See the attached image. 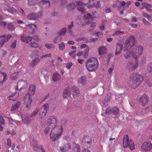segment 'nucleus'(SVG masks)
Returning a JSON list of instances; mask_svg holds the SVG:
<instances>
[{
  "label": "nucleus",
  "mask_w": 152,
  "mask_h": 152,
  "mask_svg": "<svg viewBox=\"0 0 152 152\" xmlns=\"http://www.w3.org/2000/svg\"><path fill=\"white\" fill-rule=\"evenodd\" d=\"M33 53L34 54V55L36 56H39L41 54L40 52L38 51L37 50H34Z\"/></svg>",
  "instance_id": "47"
},
{
  "label": "nucleus",
  "mask_w": 152,
  "mask_h": 152,
  "mask_svg": "<svg viewBox=\"0 0 152 152\" xmlns=\"http://www.w3.org/2000/svg\"><path fill=\"white\" fill-rule=\"evenodd\" d=\"M85 140L86 142L88 144H89L91 143V137L89 136H86L85 138Z\"/></svg>",
  "instance_id": "33"
},
{
  "label": "nucleus",
  "mask_w": 152,
  "mask_h": 152,
  "mask_svg": "<svg viewBox=\"0 0 152 152\" xmlns=\"http://www.w3.org/2000/svg\"><path fill=\"white\" fill-rule=\"evenodd\" d=\"M107 51V48L104 46L100 47L99 48V53L100 55H102L106 53Z\"/></svg>",
  "instance_id": "23"
},
{
  "label": "nucleus",
  "mask_w": 152,
  "mask_h": 152,
  "mask_svg": "<svg viewBox=\"0 0 152 152\" xmlns=\"http://www.w3.org/2000/svg\"><path fill=\"white\" fill-rule=\"evenodd\" d=\"M147 18L149 21L151 22H152V15H149V16H148Z\"/></svg>",
  "instance_id": "62"
},
{
  "label": "nucleus",
  "mask_w": 152,
  "mask_h": 152,
  "mask_svg": "<svg viewBox=\"0 0 152 152\" xmlns=\"http://www.w3.org/2000/svg\"><path fill=\"white\" fill-rule=\"evenodd\" d=\"M100 4V2L99 1H98L96 4L95 3L94 7L95 8H99L100 6L99 5Z\"/></svg>",
  "instance_id": "49"
},
{
  "label": "nucleus",
  "mask_w": 152,
  "mask_h": 152,
  "mask_svg": "<svg viewBox=\"0 0 152 152\" xmlns=\"http://www.w3.org/2000/svg\"><path fill=\"white\" fill-rule=\"evenodd\" d=\"M66 96L68 97L71 96V89L69 87L65 88L63 93V96L64 98H66Z\"/></svg>",
  "instance_id": "14"
},
{
  "label": "nucleus",
  "mask_w": 152,
  "mask_h": 152,
  "mask_svg": "<svg viewBox=\"0 0 152 152\" xmlns=\"http://www.w3.org/2000/svg\"><path fill=\"white\" fill-rule=\"evenodd\" d=\"M63 132V128L61 126H57L51 131L50 139L53 142H55L60 137Z\"/></svg>",
  "instance_id": "4"
},
{
  "label": "nucleus",
  "mask_w": 152,
  "mask_h": 152,
  "mask_svg": "<svg viewBox=\"0 0 152 152\" xmlns=\"http://www.w3.org/2000/svg\"><path fill=\"white\" fill-rule=\"evenodd\" d=\"M143 80L144 78L142 75L135 73L132 75L130 84L132 88H135L138 87Z\"/></svg>",
  "instance_id": "3"
},
{
  "label": "nucleus",
  "mask_w": 152,
  "mask_h": 152,
  "mask_svg": "<svg viewBox=\"0 0 152 152\" xmlns=\"http://www.w3.org/2000/svg\"><path fill=\"white\" fill-rule=\"evenodd\" d=\"M115 23H116L117 25H119L121 24V21L120 20H118V21L116 20L115 22Z\"/></svg>",
  "instance_id": "59"
},
{
  "label": "nucleus",
  "mask_w": 152,
  "mask_h": 152,
  "mask_svg": "<svg viewBox=\"0 0 152 152\" xmlns=\"http://www.w3.org/2000/svg\"><path fill=\"white\" fill-rule=\"evenodd\" d=\"M39 61L40 59L38 58H35L32 61L30 64V66L32 67H34L38 64Z\"/></svg>",
  "instance_id": "24"
},
{
  "label": "nucleus",
  "mask_w": 152,
  "mask_h": 152,
  "mask_svg": "<svg viewBox=\"0 0 152 152\" xmlns=\"http://www.w3.org/2000/svg\"><path fill=\"white\" fill-rule=\"evenodd\" d=\"M49 106L48 104H44L41 109L39 112V117L41 118V121H42L43 117H45L47 112V110L48 109Z\"/></svg>",
  "instance_id": "8"
},
{
  "label": "nucleus",
  "mask_w": 152,
  "mask_h": 152,
  "mask_svg": "<svg viewBox=\"0 0 152 152\" xmlns=\"http://www.w3.org/2000/svg\"><path fill=\"white\" fill-rule=\"evenodd\" d=\"M32 39H33L35 41H36L37 42L39 40L38 36L37 35H35L34 36H33L32 37Z\"/></svg>",
  "instance_id": "48"
},
{
  "label": "nucleus",
  "mask_w": 152,
  "mask_h": 152,
  "mask_svg": "<svg viewBox=\"0 0 152 152\" xmlns=\"http://www.w3.org/2000/svg\"><path fill=\"white\" fill-rule=\"evenodd\" d=\"M143 51V48L141 46L135 45L132 49L129 50L128 49L125 50L124 56L125 59L129 58L131 55L135 58H137L142 54Z\"/></svg>",
  "instance_id": "1"
},
{
  "label": "nucleus",
  "mask_w": 152,
  "mask_h": 152,
  "mask_svg": "<svg viewBox=\"0 0 152 152\" xmlns=\"http://www.w3.org/2000/svg\"><path fill=\"white\" fill-rule=\"evenodd\" d=\"M76 5L77 6H83V3L80 1H77L76 2Z\"/></svg>",
  "instance_id": "45"
},
{
  "label": "nucleus",
  "mask_w": 152,
  "mask_h": 152,
  "mask_svg": "<svg viewBox=\"0 0 152 152\" xmlns=\"http://www.w3.org/2000/svg\"><path fill=\"white\" fill-rule=\"evenodd\" d=\"M8 119L10 123L11 124H13L14 122V120L11 118H9Z\"/></svg>",
  "instance_id": "60"
},
{
  "label": "nucleus",
  "mask_w": 152,
  "mask_h": 152,
  "mask_svg": "<svg viewBox=\"0 0 152 152\" xmlns=\"http://www.w3.org/2000/svg\"><path fill=\"white\" fill-rule=\"evenodd\" d=\"M60 38V41H61V38L60 36V35H59L58 36H57L55 38L53 39V42L54 43H57V41L58 40V38Z\"/></svg>",
  "instance_id": "42"
},
{
  "label": "nucleus",
  "mask_w": 152,
  "mask_h": 152,
  "mask_svg": "<svg viewBox=\"0 0 152 152\" xmlns=\"http://www.w3.org/2000/svg\"><path fill=\"white\" fill-rule=\"evenodd\" d=\"M20 39L23 42H26V43H28L31 41L32 39V37L29 36H26L23 35H21L20 37Z\"/></svg>",
  "instance_id": "22"
},
{
  "label": "nucleus",
  "mask_w": 152,
  "mask_h": 152,
  "mask_svg": "<svg viewBox=\"0 0 152 152\" xmlns=\"http://www.w3.org/2000/svg\"><path fill=\"white\" fill-rule=\"evenodd\" d=\"M107 102H106V101L104 100L102 102V107L106 106L107 105Z\"/></svg>",
  "instance_id": "52"
},
{
  "label": "nucleus",
  "mask_w": 152,
  "mask_h": 152,
  "mask_svg": "<svg viewBox=\"0 0 152 152\" xmlns=\"http://www.w3.org/2000/svg\"><path fill=\"white\" fill-rule=\"evenodd\" d=\"M72 152H80L79 145L78 144L75 145L74 146Z\"/></svg>",
  "instance_id": "30"
},
{
  "label": "nucleus",
  "mask_w": 152,
  "mask_h": 152,
  "mask_svg": "<svg viewBox=\"0 0 152 152\" xmlns=\"http://www.w3.org/2000/svg\"><path fill=\"white\" fill-rule=\"evenodd\" d=\"M71 144L68 143L64 144L63 146L60 147V149L62 152H65L71 149Z\"/></svg>",
  "instance_id": "15"
},
{
  "label": "nucleus",
  "mask_w": 152,
  "mask_h": 152,
  "mask_svg": "<svg viewBox=\"0 0 152 152\" xmlns=\"http://www.w3.org/2000/svg\"><path fill=\"white\" fill-rule=\"evenodd\" d=\"M124 34L123 31H120L119 30L116 31L113 34V36L115 35H122Z\"/></svg>",
  "instance_id": "36"
},
{
  "label": "nucleus",
  "mask_w": 152,
  "mask_h": 152,
  "mask_svg": "<svg viewBox=\"0 0 152 152\" xmlns=\"http://www.w3.org/2000/svg\"><path fill=\"white\" fill-rule=\"evenodd\" d=\"M142 6L143 7L141 8V9L145 8L148 12H152V7L151 4H149L146 3H144L142 4Z\"/></svg>",
  "instance_id": "20"
},
{
  "label": "nucleus",
  "mask_w": 152,
  "mask_h": 152,
  "mask_svg": "<svg viewBox=\"0 0 152 152\" xmlns=\"http://www.w3.org/2000/svg\"><path fill=\"white\" fill-rule=\"evenodd\" d=\"M123 48V44L120 43H117L116 44V48L115 55L117 56L120 54L121 53Z\"/></svg>",
  "instance_id": "19"
},
{
  "label": "nucleus",
  "mask_w": 152,
  "mask_h": 152,
  "mask_svg": "<svg viewBox=\"0 0 152 152\" xmlns=\"http://www.w3.org/2000/svg\"><path fill=\"white\" fill-rule=\"evenodd\" d=\"M30 145L33 148H37V145L36 141L31 140L30 141Z\"/></svg>",
  "instance_id": "35"
},
{
  "label": "nucleus",
  "mask_w": 152,
  "mask_h": 152,
  "mask_svg": "<svg viewBox=\"0 0 152 152\" xmlns=\"http://www.w3.org/2000/svg\"><path fill=\"white\" fill-rule=\"evenodd\" d=\"M41 6L43 8H49L50 6V3L49 1L43 0L40 3Z\"/></svg>",
  "instance_id": "17"
},
{
  "label": "nucleus",
  "mask_w": 152,
  "mask_h": 152,
  "mask_svg": "<svg viewBox=\"0 0 152 152\" xmlns=\"http://www.w3.org/2000/svg\"><path fill=\"white\" fill-rule=\"evenodd\" d=\"M56 118L55 116H51L48 119V124L49 126H51L54 129L57 126Z\"/></svg>",
  "instance_id": "10"
},
{
  "label": "nucleus",
  "mask_w": 152,
  "mask_h": 152,
  "mask_svg": "<svg viewBox=\"0 0 152 152\" xmlns=\"http://www.w3.org/2000/svg\"><path fill=\"white\" fill-rule=\"evenodd\" d=\"M51 56V54L50 53L48 54H46L45 55L43 56L42 57H41L42 58H43V57H50Z\"/></svg>",
  "instance_id": "64"
},
{
  "label": "nucleus",
  "mask_w": 152,
  "mask_h": 152,
  "mask_svg": "<svg viewBox=\"0 0 152 152\" xmlns=\"http://www.w3.org/2000/svg\"><path fill=\"white\" fill-rule=\"evenodd\" d=\"M141 149L145 151H149L152 148V144L151 142H145L141 146Z\"/></svg>",
  "instance_id": "11"
},
{
  "label": "nucleus",
  "mask_w": 152,
  "mask_h": 152,
  "mask_svg": "<svg viewBox=\"0 0 152 152\" xmlns=\"http://www.w3.org/2000/svg\"><path fill=\"white\" fill-rule=\"evenodd\" d=\"M99 66V62L97 58H91L88 59L86 63V69L89 72L95 71Z\"/></svg>",
  "instance_id": "2"
},
{
  "label": "nucleus",
  "mask_w": 152,
  "mask_h": 152,
  "mask_svg": "<svg viewBox=\"0 0 152 152\" xmlns=\"http://www.w3.org/2000/svg\"><path fill=\"white\" fill-rule=\"evenodd\" d=\"M36 1V2L35 1V2H34V0H33L31 1H29V4L30 5H34L39 0H35Z\"/></svg>",
  "instance_id": "46"
},
{
  "label": "nucleus",
  "mask_w": 152,
  "mask_h": 152,
  "mask_svg": "<svg viewBox=\"0 0 152 152\" xmlns=\"http://www.w3.org/2000/svg\"><path fill=\"white\" fill-rule=\"evenodd\" d=\"M148 100V97L145 94H144L140 98L139 102L142 106H145L147 103Z\"/></svg>",
  "instance_id": "13"
},
{
  "label": "nucleus",
  "mask_w": 152,
  "mask_h": 152,
  "mask_svg": "<svg viewBox=\"0 0 152 152\" xmlns=\"http://www.w3.org/2000/svg\"><path fill=\"white\" fill-rule=\"evenodd\" d=\"M8 29L10 31H12L15 28V26L12 23H10L7 24L6 26Z\"/></svg>",
  "instance_id": "28"
},
{
  "label": "nucleus",
  "mask_w": 152,
  "mask_h": 152,
  "mask_svg": "<svg viewBox=\"0 0 152 152\" xmlns=\"http://www.w3.org/2000/svg\"><path fill=\"white\" fill-rule=\"evenodd\" d=\"M45 47L50 49H53L54 47V46L52 44H46L45 45Z\"/></svg>",
  "instance_id": "37"
},
{
  "label": "nucleus",
  "mask_w": 152,
  "mask_h": 152,
  "mask_svg": "<svg viewBox=\"0 0 152 152\" xmlns=\"http://www.w3.org/2000/svg\"><path fill=\"white\" fill-rule=\"evenodd\" d=\"M135 39L133 36H131L128 37L126 40L124 46L127 47L126 49L130 50L135 46L134 43Z\"/></svg>",
  "instance_id": "7"
},
{
  "label": "nucleus",
  "mask_w": 152,
  "mask_h": 152,
  "mask_svg": "<svg viewBox=\"0 0 152 152\" xmlns=\"http://www.w3.org/2000/svg\"><path fill=\"white\" fill-rule=\"evenodd\" d=\"M65 48V45L64 43H61L59 45V49L60 50H63Z\"/></svg>",
  "instance_id": "41"
},
{
  "label": "nucleus",
  "mask_w": 152,
  "mask_h": 152,
  "mask_svg": "<svg viewBox=\"0 0 152 152\" xmlns=\"http://www.w3.org/2000/svg\"><path fill=\"white\" fill-rule=\"evenodd\" d=\"M29 20H36L39 18V15L36 13H31L27 16Z\"/></svg>",
  "instance_id": "18"
},
{
  "label": "nucleus",
  "mask_w": 152,
  "mask_h": 152,
  "mask_svg": "<svg viewBox=\"0 0 152 152\" xmlns=\"http://www.w3.org/2000/svg\"><path fill=\"white\" fill-rule=\"evenodd\" d=\"M75 7V4L73 3L69 4L67 6V9L69 11H71L74 9Z\"/></svg>",
  "instance_id": "27"
},
{
  "label": "nucleus",
  "mask_w": 152,
  "mask_h": 152,
  "mask_svg": "<svg viewBox=\"0 0 152 152\" xmlns=\"http://www.w3.org/2000/svg\"><path fill=\"white\" fill-rule=\"evenodd\" d=\"M84 18L85 19H89L91 21H93V18L92 15L89 13H87L84 16Z\"/></svg>",
  "instance_id": "31"
},
{
  "label": "nucleus",
  "mask_w": 152,
  "mask_h": 152,
  "mask_svg": "<svg viewBox=\"0 0 152 152\" xmlns=\"http://www.w3.org/2000/svg\"><path fill=\"white\" fill-rule=\"evenodd\" d=\"M143 23L145 25H147L148 23H149L144 18L143 20Z\"/></svg>",
  "instance_id": "58"
},
{
  "label": "nucleus",
  "mask_w": 152,
  "mask_h": 152,
  "mask_svg": "<svg viewBox=\"0 0 152 152\" xmlns=\"http://www.w3.org/2000/svg\"><path fill=\"white\" fill-rule=\"evenodd\" d=\"M94 4L95 2L94 0H89L88 7L89 8H91L94 7Z\"/></svg>",
  "instance_id": "32"
},
{
  "label": "nucleus",
  "mask_w": 152,
  "mask_h": 152,
  "mask_svg": "<svg viewBox=\"0 0 152 152\" xmlns=\"http://www.w3.org/2000/svg\"><path fill=\"white\" fill-rule=\"evenodd\" d=\"M129 138L127 134L124 135L123 139V147L124 148L129 147L131 150H132L134 149V143L132 142L131 140L129 139Z\"/></svg>",
  "instance_id": "6"
},
{
  "label": "nucleus",
  "mask_w": 152,
  "mask_h": 152,
  "mask_svg": "<svg viewBox=\"0 0 152 152\" xmlns=\"http://www.w3.org/2000/svg\"><path fill=\"white\" fill-rule=\"evenodd\" d=\"M30 47L33 48H37L38 46V45L34 42H31L29 44Z\"/></svg>",
  "instance_id": "38"
},
{
  "label": "nucleus",
  "mask_w": 152,
  "mask_h": 152,
  "mask_svg": "<svg viewBox=\"0 0 152 152\" xmlns=\"http://www.w3.org/2000/svg\"><path fill=\"white\" fill-rule=\"evenodd\" d=\"M72 95L74 98H76L77 96V94H79V90L78 88L76 86H74L72 88Z\"/></svg>",
  "instance_id": "21"
},
{
  "label": "nucleus",
  "mask_w": 152,
  "mask_h": 152,
  "mask_svg": "<svg viewBox=\"0 0 152 152\" xmlns=\"http://www.w3.org/2000/svg\"><path fill=\"white\" fill-rule=\"evenodd\" d=\"M119 112V110L118 107H115L113 108H108L106 110L105 113L107 114L112 113L114 115H117Z\"/></svg>",
  "instance_id": "12"
},
{
  "label": "nucleus",
  "mask_w": 152,
  "mask_h": 152,
  "mask_svg": "<svg viewBox=\"0 0 152 152\" xmlns=\"http://www.w3.org/2000/svg\"><path fill=\"white\" fill-rule=\"evenodd\" d=\"M60 77V75L58 73H54L53 77V81L57 82L59 79Z\"/></svg>",
  "instance_id": "26"
},
{
  "label": "nucleus",
  "mask_w": 152,
  "mask_h": 152,
  "mask_svg": "<svg viewBox=\"0 0 152 152\" xmlns=\"http://www.w3.org/2000/svg\"><path fill=\"white\" fill-rule=\"evenodd\" d=\"M7 24L6 22H3L2 20L0 21V25L5 26H6Z\"/></svg>",
  "instance_id": "54"
},
{
  "label": "nucleus",
  "mask_w": 152,
  "mask_h": 152,
  "mask_svg": "<svg viewBox=\"0 0 152 152\" xmlns=\"http://www.w3.org/2000/svg\"><path fill=\"white\" fill-rule=\"evenodd\" d=\"M92 14L93 17L95 18L98 17L99 16L98 13L96 12H94Z\"/></svg>",
  "instance_id": "50"
},
{
  "label": "nucleus",
  "mask_w": 152,
  "mask_h": 152,
  "mask_svg": "<svg viewBox=\"0 0 152 152\" xmlns=\"http://www.w3.org/2000/svg\"><path fill=\"white\" fill-rule=\"evenodd\" d=\"M72 64L71 63H69V64H67L66 66V67L68 69H70L71 66H72Z\"/></svg>",
  "instance_id": "55"
},
{
  "label": "nucleus",
  "mask_w": 152,
  "mask_h": 152,
  "mask_svg": "<svg viewBox=\"0 0 152 152\" xmlns=\"http://www.w3.org/2000/svg\"><path fill=\"white\" fill-rule=\"evenodd\" d=\"M36 86L33 84H31L29 86L28 92L26 94V96H28V102L26 105V107L28 108H30L31 106V103L33 101L32 97L33 96L35 92Z\"/></svg>",
  "instance_id": "5"
},
{
  "label": "nucleus",
  "mask_w": 152,
  "mask_h": 152,
  "mask_svg": "<svg viewBox=\"0 0 152 152\" xmlns=\"http://www.w3.org/2000/svg\"><path fill=\"white\" fill-rule=\"evenodd\" d=\"M78 10L81 12L82 13H83L85 12L84 9L83 7H79L78 9Z\"/></svg>",
  "instance_id": "53"
},
{
  "label": "nucleus",
  "mask_w": 152,
  "mask_h": 152,
  "mask_svg": "<svg viewBox=\"0 0 152 152\" xmlns=\"http://www.w3.org/2000/svg\"><path fill=\"white\" fill-rule=\"evenodd\" d=\"M0 123L3 125L4 123V119L1 116H0Z\"/></svg>",
  "instance_id": "51"
},
{
  "label": "nucleus",
  "mask_w": 152,
  "mask_h": 152,
  "mask_svg": "<svg viewBox=\"0 0 152 152\" xmlns=\"http://www.w3.org/2000/svg\"><path fill=\"white\" fill-rule=\"evenodd\" d=\"M50 131V128L48 127H46L44 130V133L45 134H48Z\"/></svg>",
  "instance_id": "44"
},
{
  "label": "nucleus",
  "mask_w": 152,
  "mask_h": 152,
  "mask_svg": "<svg viewBox=\"0 0 152 152\" xmlns=\"http://www.w3.org/2000/svg\"><path fill=\"white\" fill-rule=\"evenodd\" d=\"M26 27L28 29H29V30L31 31V32L32 34L34 33L35 30L37 29V26L32 23L26 25Z\"/></svg>",
  "instance_id": "16"
},
{
  "label": "nucleus",
  "mask_w": 152,
  "mask_h": 152,
  "mask_svg": "<svg viewBox=\"0 0 152 152\" xmlns=\"http://www.w3.org/2000/svg\"><path fill=\"white\" fill-rule=\"evenodd\" d=\"M132 21L133 22H137V19L135 17H133L132 18Z\"/></svg>",
  "instance_id": "61"
},
{
  "label": "nucleus",
  "mask_w": 152,
  "mask_h": 152,
  "mask_svg": "<svg viewBox=\"0 0 152 152\" xmlns=\"http://www.w3.org/2000/svg\"><path fill=\"white\" fill-rule=\"evenodd\" d=\"M20 102L19 101H18L15 104L12 105L11 110L12 111H15L19 106Z\"/></svg>",
  "instance_id": "25"
},
{
  "label": "nucleus",
  "mask_w": 152,
  "mask_h": 152,
  "mask_svg": "<svg viewBox=\"0 0 152 152\" xmlns=\"http://www.w3.org/2000/svg\"><path fill=\"white\" fill-rule=\"evenodd\" d=\"M11 141L10 140V139H8L7 140V145L10 147L11 146Z\"/></svg>",
  "instance_id": "57"
},
{
  "label": "nucleus",
  "mask_w": 152,
  "mask_h": 152,
  "mask_svg": "<svg viewBox=\"0 0 152 152\" xmlns=\"http://www.w3.org/2000/svg\"><path fill=\"white\" fill-rule=\"evenodd\" d=\"M83 53V52L82 51H79L77 53V55L78 56H80Z\"/></svg>",
  "instance_id": "63"
},
{
  "label": "nucleus",
  "mask_w": 152,
  "mask_h": 152,
  "mask_svg": "<svg viewBox=\"0 0 152 152\" xmlns=\"http://www.w3.org/2000/svg\"><path fill=\"white\" fill-rule=\"evenodd\" d=\"M86 77L85 76H81L78 80L79 83L84 84L86 81Z\"/></svg>",
  "instance_id": "29"
},
{
  "label": "nucleus",
  "mask_w": 152,
  "mask_h": 152,
  "mask_svg": "<svg viewBox=\"0 0 152 152\" xmlns=\"http://www.w3.org/2000/svg\"><path fill=\"white\" fill-rule=\"evenodd\" d=\"M66 31V28H63L60 31L59 35L61 37V35H64Z\"/></svg>",
  "instance_id": "39"
},
{
  "label": "nucleus",
  "mask_w": 152,
  "mask_h": 152,
  "mask_svg": "<svg viewBox=\"0 0 152 152\" xmlns=\"http://www.w3.org/2000/svg\"><path fill=\"white\" fill-rule=\"evenodd\" d=\"M68 29L69 30H70L72 28L73 26V22L72 21L71 22V24L70 25H68Z\"/></svg>",
  "instance_id": "56"
},
{
  "label": "nucleus",
  "mask_w": 152,
  "mask_h": 152,
  "mask_svg": "<svg viewBox=\"0 0 152 152\" xmlns=\"http://www.w3.org/2000/svg\"><path fill=\"white\" fill-rule=\"evenodd\" d=\"M39 110L38 109H36L34 112L32 113L31 114V117H32L33 116H36Z\"/></svg>",
  "instance_id": "43"
},
{
  "label": "nucleus",
  "mask_w": 152,
  "mask_h": 152,
  "mask_svg": "<svg viewBox=\"0 0 152 152\" xmlns=\"http://www.w3.org/2000/svg\"><path fill=\"white\" fill-rule=\"evenodd\" d=\"M12 37V36L9 34L1 36L0 37V47H2L4 42L8 41L9 39Z\"/></svg>",
  "instance_id": "9"
},
{
  "label": "nucleus",
  "mask_w": 152,
  "mask_h": 152,
  "mask_svg": "<svg viewBox=\"0 0 152 152\" xmlns=\"http://www.w3.org/2000/svg\"><path fill=\"white\" fill-rule=\"evenodd\" d=\"M16 42L15 40L12 41L10 45L11 47L12 48H16Z\"/></svg>",
  "instance_id": "40"
},
{
  "label": "nucleus",
  "mask_w": 152,
  "mask_h": 152,
  "mask_svg": "<svg viewBox=\"0 0 152 152\" xmlns=\"http://www.w3.org/2000/svg\"><path fill=\"white\" fill-rule=\"evenodd\" d=\"M23 122L26 125H28L31 123V121L30 119L29 118H25L23 120Z\"/></svg>",
  "instance_id": "34"
}]
</instances>
